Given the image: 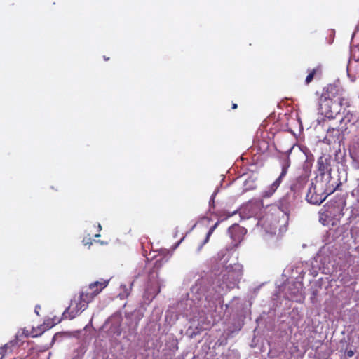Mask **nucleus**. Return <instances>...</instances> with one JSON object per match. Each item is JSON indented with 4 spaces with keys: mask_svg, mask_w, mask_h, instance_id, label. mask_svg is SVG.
I'll return each mask as SVG.
<instances>
[{
    "mask_svg": "<svg viewBox=\"0 0 359 359\" xmlns=\"http://www.w3.org/2000/svg\"><path fill=\"white\" fill-rule=\"evenodd\" d=\"M282 177L279 176V177L273 182L272 184V188L276 189L280 184Z\"/></svg>",
    "mask_w": 359,
    "mask_h": 359,
    "instance_id": "f3484780",
    "label": "nucleus"
},
{
    "mask_svg": "<svg viewBox=\"0 0 359 359\" xmlns=\"http://www.w3.org/2000/svg\"><path fill=\"white\" fill-rule=\"evenodd\" d=\"M353 355H354V352H353V351H348L347 352V355H348V357H352Z\"/></svg>",
    "mask_w": 359,
    "mask_h": 359,
    "instance_id": "aec40b11",
    "label": "nucleus"
},
{
    "mask_svg": "<svg viewBox=\"0 0 359 359\" xmlns=\"http://www.w3.org/2000/svg\"><path fill=\"white\" fill-rule=\"evenodd\" d=\"M235 301L236 302V305H238L239 304L238 299H235ZM241 307V305L237 306L236 310H238V309Z\"/></svg>",
    "mask_w": 359,
    "mask_h": 359,
    "instance_id": "412c9836",
    "label": "nucleus"
},
{
    "mask_svg": "<svg viewBox=\"0 0 359 359\" xmlns=\"http://www.w3.org/2000/svg\"><path fill=\"white\" fill-rule=\"evenodd\" d=\"M104 58L105 60H109V58L107 57H104Z\"/></svg>",
    "mask_w": 359,
    "mask_h": 359,
    "instance_id": "b1692460",
    "label": "nucleus"
},
{
    "mask_svg": "<svg viewBox=\"0 0 359 359\" xmlns=\"http://www.w3.org/2000/svg\"><path fill=\"white\" fill-rule=\"evenodd\" d=\"M226 217H227V213H225ZM230 216V215H228V217Z\"/></svg>",
    "mask_w": 359,
    "mask_h": 359,
    "instance_id": "bb28decb",
    "label": "nucleus"
},
{
    "mask_svg": "<svg viewBox=\"0 0 359 359\" xmlns=\"http://www.w3.org/2000/svg\"><path fill=\"white\" fill-rule=\"evenodd\" d=\"M99 236H100V235H99V234H96V235H95V237H99Z\"/></svg>",
    "mask_w": 359,
    "mask_h": 359,
    "instance_id": "a878e982",
    "label": "nucleus"
},
{
    "mask_svg": "<svg viewBox=\"0 0 359 359\" xmlns=\"http://www.w3.org/2000/svg\"><path fill=\"white\" fill-rule=\"evenodd\" d=\"M245 229L239 225L234 224H232L228 229L227 234L231 240L228 244L227 250L233 249L236 247L241 241L243 235L245 233Z\"/></svg>",
    "mask_w": 359,
    "mask_h": 359,
    "instance_id": "20e7f679",
    "label": "nucleus"
},
{
    "mask_svg": "<svg viewBox=\"0 0 359 359\" xmlns=\"http://www.w3.org/2000/svg\"><path fill=\"white\" fill-rule=\"evenodd\" d=\"M316 72V69H313L309 74V75L306 76V80H305V83L306 84H309L310 82H311V81L313 80V77H314V75Z\"/></svg>",
    "mask_w": 359,
    "mask_h": 359,
    "instance_id": "4468645a",
    "label": "nucleus"
},
{
    "mask_svg": "<svg viewBox=\"0 0 359 359\" xmlns=\"http://www.w3.org/2000/svg\"><path fill=\"white\" fill-rule=\"evenodd\" d=\"M225 307H226V309L228 308V305H227V304H226V305H225Z\"/></svg>",
    "mask_w": 359,
    "mask_h": 359,
    "instance_id": "cd10ccee",
    "label": "nucleus"
},
{
    "mask_svg": "<svg viewBox=\"0 0 359 359\" xmlns=\"http://www.w3.org/2000/svg\"><path fill=\"white\" fill-rule=\"evenodd\" d=\"M91 302V300H88V296L82 291L79 296H75L71 300L69 306L62 313V318L74 319L76 316L81 313L82 311L86 310L88 304Z\"/></svg>",
    "mask_w": 359,
    "mask_h": 359,
    "instance_id": "f03ea898",
    "label": "nucleus"
},
{
    "mask_svg": "<svg viewBox=\"0 0 359 359\" xmlns=\"http://www.w3.org/2000/svg\"><path fill=\"white\" fill-rule=\"evenodd\" d=\"M109 284V280L95 281L89 285L86 290H83L88 296V300L93 301Z\"/></svg>",
    "mask_w": 359,
    "mask_h": 359,
    "instance_id": "0eeeda50",
    "label": "nucleus"
},
{
    "mask_svg": "<svg viewBox=\"0 0 359 359\" xmlns=\"http://www.w3.org/2000/svg\"><path fill=\"white\" fill-rule=\"evenodd\" d=\"M243 184V191H248L256 188V177L253 175L243 174L239 177Z\"/></svg>",
    "mask_w": 359,
    "mask_h": 359,
    "instance_id": "1a4fd4ad",
    "label": "nucleus"
},
{
    "mask_svg": "<svg viewBox=\"0 0 359 359\" xmlns=\"http://www.w3.org/2000/svg\"><path fill=\"white\" fill-rule=\"evenodd\" d=\"M341 102L342 100L341 98L334 101L325 99L321 104V108L323 109L325 107H327L328 109L323 111V113H325V116L329 118H334L340 112Z\"/></svg>",
    "mask_w": 359,
    "mask_h": 359,
    "instance_id": "39448f33",
    "label": "nucleus"
},
{
    "mask_svg": "<svg viewBox=\"0 0 359 359\" xmlns=\"http://www.w3.org/2000/svg\"><path fill=\"white\" fill-rule=\"evenodd\" d=\"M224 257V252L223 251H220L211 259L212 269L215 274H217L219 271L222 273L224 269V261L222 260Z\"/></svg>",
    "mask_w": 359,
    "mask_h": 359,
    "instance_id": "6e6552de",
    "label": "nucleus"
},
{
    "mask_svg": "<svg viewBox=\"0 0 359 359\" xmlns=\"http://www.w3.org/2000/svg\"><path fill=\"white\" fill-rule=\"evenodd\" d=\"M15 342L10 341L0 348V359H3L8 353L12 352V348L15 345Z\"/></svg>",
    "mask_w": 359,
    "mask_h": 359,
    "instance_id": "9b49d317",
    "label": "nucleus"
},
{
    "mask_svg": "<svg viewBox=\"0 0 359 359\" xmlns=\"http://www.w3.org/2000/svg\"><path fill=\"white\" fill-rule=\"evenodd\" d=\"M128 295H129V292H127L126 294V297H128Z\"/></svg>",
    "mask_w": 359,
    "mask_h": 359,
    "instance_id": "393cba45",
    "label": "nucleus"
},
{
    "mask_svg": "<svg viewBox=\"0 0 359 359\" xmlns=\"http://www.w3.org/2000/svg\"><path fill=\"white\" fill-rule=\"evenodd\" d=\"M236 108H237V104H233L232 109H235Z\"/></svg>",
    "mask_w": 359,
    "mask_h": 359,
    "instance_id": "5701e85b",
    "label": "nucleus"
},
{
    "mask_svg": "<svg viewBox=\"0 0 359 359\" xmlns=\"http://www.w3.org/2000/svg\"><path fill=\"white\" fill-rule=\"evenodd\" d=\"M243 266L241 264L236 263L226 266V287L232 289L238 287L241 279Z\"/></svg>",
    "mask_w": 359,
    "mask_h": 359,
    "instance_id": "7ed1b4c3",
    "label": "nucleus"
},
{
    "mask_svg": "<svg viewBox=\"0 0 359 359\" xmlns=\"http://www.w3.org/2000/svg\"><path fill=\"white\" fill-rule=\"evenodd\" d=\"M227 359H239L240 355L237 351L229 350L226 354Z\"/></svg>",
    "mask_w": 359,
    "mask_h": 359,
    "instance_id": "ddd939ff",
    "label": "nucleus"
},
{
    "mask_svg": "<svg viewBox=\"0 0 359 359\" xmlns=\"http://www.w3.org/2000/svg\"><path fill=\"white\" fill-rule=\"evenodd\" d=\"M331 134L332 135H337L338 137L340 136V133H339V130H335L334 128L329 129L327 130V135H330Z\"/></svg>",
    "mask_w": 359,
    "mask_h": 359,
    "instance_id": "dca6fc26",
    "label": "nucleus"
},
{
    "mask_svg": "<svg viewBox=\"0 0 359 359\" xmlns=\"http://www.w3.org/2000/svg\"><path fill=\"white\" fill-rule=\"evenodd\" d=\"M43 332V330H41L39 333H37V332L34 333V332H33L32 334V337H37V336L41 334Z\"/></svg>",
    "mask_w": 359,
    "mask_h": 359,
    "instance_id": "6ab92c4d",
    "label": "nucleus"
},
{
    "mask_svg": "<svg viewBox=\"0 0 359 359\" xmlns=\"http://www.w3.org/2000/svg\"><path fill=\"white\" fill-rule=\"evenodd\" d=\"M215 194H216V193L215 192V193L212 195V196H211V199H210V203H211V202H212V203L214 202V198H215Z\"/></svg>",
    "mask_w": 359,
    "mask_h": 359,
    "instance_id": "4be33fe9",
    "label": "nucleus"
},
{
    "mask_svg": "<svg viewBox=\"0 0 359 359\" xmlns=\"http://www.w3.org/2000/svg\"><path fill=\"white\" fill-rule=\"evenodd\" d=\"M233 329H231V327H229V328H228V330H229L228 335L229 336L232 335L234 332H236L241 330V328L242 327L241 321L239 319L235 320L234 322L233 323Z\"/></svg>",
    "mask_w": 359,
    "mask_h": 359,
    "instance_id": "f8f14e48",
    "label": "nucleus"
},
{
    "mask_svg": "<svg viewBox=\"0 0 359 359\" xmlns=\"http://www.w3.org/2000/svg\"><path fill=\"white\" fill-rule=\"evenodd\" d=\"M287 172V168L285 167L283 168L282 172L280 175V177H283Z\"/></svg>",
    "mask_w": 359,
    "mask_h": 359,
    "instance_id": "a211bd4d",
    "label": "nucleus"
},
{
    "mask_svg": "<svg viewBox=\"0 0 359 359\" xmlns=\"http://www.w3.org/2000/svg\"><path fill=\"white\" fill-rule=\"evenodd\" d=\"M294 201V194L292 193H287L279 201L280 208L283 211L289 210L293 206Z\"/></svg>",
    "mask_w": 359,
    "mask_h": 359,
    "instance_id": "9d476101",
    "label": "nucleus"
},
{
    "mask_svg": "<svg viewBox=\"0 0 359 359\" xmlns=\"http://www.w3.org/2000/svg\"><path fill=\"white\" fill-rule=\"evenodd\" d=\"M336 189L333 188V185H332V187L330 185H326V187H324L323 183L319 182V177H316L315 182H312L308 189L306 199L309 203L319 205Z\"/></svg>",
    "mask_w": 359,
    "mask_h": 359,
    "instance_id": "f257e3e1",
    "label": "nucleus"
},
{
    "mask_svg": "<svg viewBox=\"0 0 359 359\" xmlns=\"http://www.w3.org/2000/svg\"><path fill=\"white\" fill-rule=\"evenodd\" d=\"M218 223H216L213 226H212L210 230L208 231V232L207 233V235H206V238L204 240L203 244H205L206 243L208 240H209V238L210 236V235L212 233L213 231L215 230V229L216 228V226H217Z\"/></svg>",
    "mask_w": 359,
    "mask_h": 359,
    "instance_id": "2eb2a0df",
    "label": "nucleus"
},
{
    "mask_svg": "<svg viewBox=\"0 0 359 359\" xmlns=\"http://www.w3.org/2000/svg\"><path fill=\"white\" fill-rule=\"evenodd\" d=\"M318 165L320 174L316 177H319V182H322V183H323L324 179L329 183L331 178L330 159L323 156L320 157L318 160Z\"/></svg>",
    "mask_w": 359,
    "mask_h": 359,
    "instance_id": "423d86ee",
    "label": "nucleus"
}]
</instances>
